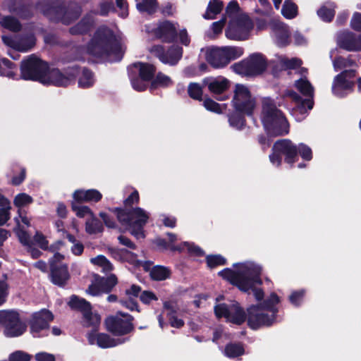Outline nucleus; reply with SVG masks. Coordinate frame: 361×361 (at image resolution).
<instances>
[{
	"label": "nucleus",
	"mask_w": 361,
	"mask_h": 361,
	"mask_svg": "<svg viewBox=\"0 0 361 361\" xmlns=\"http://www.w3.org/2000/svg\"><path fill=\"white\" fill-rule=\"evenodd\" d=\"M280 298L279 295L273 292L265 300H263L261 302L256 304V306H259L262 310L267 311L271 312L270 315H274L275 319H277V314L279 312V308L277 305L280 302Z\"/></svg>",
	"instance_id": "obj_28"
},
{
	"label": "nucleus",
	"mask_w": 361,
	"mask_h": 361,
	"mask_svg": "<svg viewBox=\"0 0 361 361\" xmlns=\"http://www.w3.org/2000/svg\"><path fill=\"white\" fill-rule=\"evenodd\" d=\"M229 317L228 322L240 326L247 322V312L242 307L239 302L234 301L230 305Z\"/></svg>",
	"instance_id": "obj_27"
},
{
	"label": "nucleus",
	"mask_w": 361,
	"mask_h": 361,
	"mask_svg": "<svg viewBox=\"0 0 361 361\" xmlns=\"http://www.w3.org/2000/svg\"><path fill=\"white\" fill-rule=\"evenodd\" d=\"M287 95L295 103L298 111L302 114L307 113V110H311L314 106V99L312 98L303 99L294 90H288Z\"/></svg>",
	"instance_id": "obj_29"
},
{
	"label": "nucleus",
	"mask_w": 361,
	"mask_h": 361,
	"mask_svg": "<svg viewBox=\"0 0 361 361\" xmlns=\"http://www.w3.org/2000/svg\"><path fill=\"white\" fill-rule=\"evenodd\" d=\"M49 278L51 282L59 287H63L70 279V274L67 264H51L50 267Z\"/></svg>",
	"instance_id": "obj_20"
},
{
	"label": "nucleus",
	"mask_w": 361,
	"mask_h": 361,
	"mask_svg": "<svg viewBox=\"0 0 361 361\" xmlns=\"http://www.w3.org/2000/svg\"><path fill=\"white\" fill-rule=\"evenodd\" d=\"M94 20L92 15L86 14L75 25L69 28L72 35H83L87 34L94 27Z\"/></svg>",
	"instance_id": "obj_25"
},
{
	"label": "nucleus",
	"mask_w": 361,
	"mask_h": 361,
	"mask_svg": "<svg viewBox=\"0 0 361 361\" xmlns=\"http://www.w3.org/2000/svg\"><path fill=\"white\" fill-rule=\"evenodd\" d=\"M151 264L152 262L149 261L146 262L143 268L146 271H149V276L152 281H160L170 278L171 271L169 268L161 265H155L149 269Z\"/></svg>",
	"instance_id": "obj_26"
},
{
	"label": "nucleus",
	"mask_w": 361,
	"mask_h": 361,
	"mask_svg": "<svg viewBox=\"0 0 361 361\" xmlns=\"http://www.w3.org/2000/svg\"><path fill=\"white\" fill-rule=\"evenodd\" d=\"M356 75V71L353 69L344 70L335 76L332 87L333 93L339 97H344L342 92L343 90H353L354 82L348 79L354 78Z\"/></svg>",
	"instance_id": "obj_18"
},
{
	"label": "nucleus",
	"mask_w": 361,
	"mask_h": 361,
	"mask_svg": "<svg viewBox=\"0 0 361 361\" xmlns=\"http://www.w3.org/2000/svg\"><path fill=\"white\" fill-rule=\"evenodd\" d=\"M97 281L102 293H109L117 284L118 279L115 274H111L109 276L106 278H101Z\"/></svg>",
	"instance_id": "obj_42"
},
{
	"label": "nucleus",
	"mask_w": 361,
	"mask_h": 361,
	"mask_svg": "<svg viewBox=\"0 0 361 361\" xmlns=\"http://www.w3.org/2000/svg\"><path fill=\"white\" fill-rule=\"evenodd\" d=\"M54 320V314L47 309L34 312L28 322L30 331L33 337L48 336L49 323Z\"/></svg>",
	"instance_id": "obj_13"
},
{
	"label": "nucleus",
	"mask_w": 361,
	"mask_h": 361,
	"mask_svg": "<svg viewBox=\"0 0 361 361\" xmlns=\"http://www.w3.org/2000/svg\"><path fill=\"white\" fill-rule=\"evenodd\" d=\"M35 45V38L30 35L20 39L17 43L16 47L20 51H27Z\"/></svg>",
	"instance_id": "obj_52"
},
{
	"label": "nucleus",
	"mask_w": 361,
	"mask_h": 361,
	"mask_svg": "<svg viewBox=\"0 0 361 361\" xmlns=\"http://www.w3.org/2000/svg\"><path fill=\"white\" fill-rule=\"evenodd\" d=\"M340 47L348 51H361V35L356 36L353 32H347L341 36Z\"/></svg>",
	"instance_id": "obj_24"
},
{
	"label": "nucleus",
	"mask_w": 361,
	"mask_h": 361,
	"mask_svg": "<svg viewBox=\"0 0 361 361\" xmlns=\"http://www.w3.org/2000/svg\"><path fill=\"white\" fill-rule=\"evenodd\" d=\"M129 340L130 338H114L107 334L98 333L97 345L101 348H109L123 344Z\"/></svg>",
	"instance_id": "obj_32"
},
{
	"label": "nucleus",
	"mask_w": 361,
	"mask_h": 361,
	"mask_svg": "<svg viewBox=\"0 0 361 361\" xmlns=\"http://www.w3.org/2000/svg\"><path fill=\"white\" fill-rule=\"evenodd\" d=\"M86 231L89 234H96L104 231L102 223L97 219H93L91 222L86 223Z\"/></svg>",
	"instance_id": "obj_55"
},
{
	"label": "nucleus",
	"mask_w": 361,
	"mask_h": 361,
	"mask_svg": "<svg viewBox=\"0 0 361 361\" xmlns=\"http://www.w3.org/2000/svg\"><path fill=\"white\" fill-rule=\"evenodd\" d=\"M49 69V64L37 57L35 54H31L26 59H24L20 63V76L25 80H32L44 82V78Z\"/></svg>",
	"instance_id": "obj_7"
},
{
	"label": "nucleus",
	"mask_w": 361,
	"mask_h": 361,
	"mask_svg": "<svg viewBox=\"0 0 361 361\" xmlns=\"http://www.w3.org/2000/svg\"><path fill=\"white\" fill-rule=\"evenodd\" d=\"M305 295V290H295L291 293L289 296L290 302L295 307L301 305Z\"/></svg>",
	"instance_id": "obj_58"
},
{
	"label": "nucleus",
	"mask_w": 361,
	"mask_h": 361,
	"mask_svg": "<svg viewBox=\"0 0 361 361\" xmlns=\"http://www.w3.org/2000/svg\"><path fill=\"white\" fill-rule=\"evenodd\" d=\"M350 27L355 31L361 32V13H354L350 20Z\"/></svg>",
	"instance_id": "obj_64"
},
{
	"label": "nucleus",
	"mask_w": 361,
	"mask_h": 361,
	"mask_svg": "<svg viewBox=\"0 0 361 361\" xmlns=\"http://www.w3.org/2000/svg\"><path fill=\"white\" fill-rule=\"evenodd\" d=\"M136 8L141 13H146L149 15H153L157 11L159 3L157 0H142L137 3Z\"/></svg>",
	"instance_id": "obj_39"
},
{
	"label": "nucleus",
	"mask_w": 361,
	"mask_h": 361,
	"mask_svg": "<svg viewBox=\"0 0 361 361\" xmlns=\"http://www.w3.org/2000/svg\"><path fill=\"white\" fill-rule=\"evenodd\" d=\"M172 85L173 81L169 76L164 74L162 72H158L152 80L149 89L152 91L158 87H168Z\"/></svg>",
	"instance_id": "obj_37"
},
{
	"label": "nucleus",
	"mask_w": 361,
	"mask_h": 361,
	"mask_svg": "<svg viewBox=\"0 0 361 361\" xmlns=\"http://www.w3.org/2000/svg\"><path fill=\"white\" fill-rule=\"evenodd\" d=\"M224 3L221 0H210L207 6V12H210L214 16H209L208 13L204 15L205 19H213L215 16L220 13L223 10Z\"/></svg>",
	"instance_id": "obj_46"
},
{
	"label": "nucleus",
	"mask_w": 361,
	"mask_h": 361,
	"mask_svg": "<svg viewBox=\"0 0 361 361\" xmlns=\"http://www.w3.org/2000/svg\"><path fill=\"white\" fill-rule=\"evenodd\" d=\"M104 324L107 331L115 336H126L135 330L133 322H128L117 315L107 317Z\"/></svg>",
	"instance_id": "obj_16"
},
{
	"label": "nucleus",
	"mask_w": 361,
	"mask_h": 361,
	"mask_svg": "<svg viewBox=\"0 0 361 361\" xmlns=\"http://www.w3.org/2000/svg\"><path fill=\"white\" fill-rule=\"evenodd\" d=\"M245 114L244 111L234 110L228 115L229 125L238 130H243L246 126Z\"/></svg>",
	"instance_id": "obj_36"
},
{
	"label": "nucleus",
	"mask_w": 361,
	"mask_h": 361,
	"mask_svg": "<svg viewBox=\"0 0 361 361\" xmlns=\"http://www.w3.org/2000/svg\"><path fill=\"white\" fill-rule=\"evenodd\" d=\"M140 300L142 303L149 305L152 300H157L158 298L152 291L144 290L140 295Z\"/></svg>",
	"instance_id": "obj_63"
},
{
	"label": "nucleus",
	"mask_w": 361,
	"mask_h": 361,
	"mask_svg": "<svg viewBox=\"0 0 361 361\" xmlns=\"http://www.w3.org/2000/svg\"><path fill=\"white\" fill-rule=\"evenodd\" d=\"M261 119L265 130L271 136H283L289 133L287 119L274 104L263 105Z\"/></svg>",
	"instance_id": "obj_4"
},
{
	"label": "nucleus",
	"mask_w": 361,
	"mask_h": 361,
	"mask_svg": "<svg viewBox=\"0 0 361 361\" xmlns=\"http://www.w3.org/2000/svg\"><path fill=\"white\" fill-rule=\"evenodd\" d=\"M140 202V195L137 190H134L123 201L124 207L108 208L109 211L116 216L118 221L125 226L130 234L137 240L146 237L145 226L149 220V214L142 208L136 207Z\"/></svg>",
	"instance_id": "obj_1"
},
{
	"label": "nucleus",
	"mask_w": 361,
	"mask_h": 361,
	"mask_svg": "<svg viewBox=\"0 0 361 361\" xmlns=\"http://www.w3.org/2000/svg\"><path fill=\"white\" fill-rule=\"evenodd\" d=\"M32 0H11L8 4L9 11L24 20L32 17Z\"/></svg>",
	"instance_id": "obj_19"
},
{
	"label": "nucleus",
	"mask_w": 361,
	"mask_h": 361,
	"mask_svg": "<svg viewBox=\"0 0 361 361\" xmlns=\"http://www.w3.org/2000/svg\"><path fill=\"white\" fill-rule=\"evenodd\" d=\"M188 93L190 98L202 101L203 91L201 85L196 82H190L188 87Z\"/></svg>",
	"instance_id": "obj_51"
},
{
	"label": "nucleus",
	"mask_w": 361,
	"mask_h": 361,
	"mask_svg": "<svg viewBox=\"0 0 361 361\" xmlns=\"http://www.w3.org/2000/svg\"><path fill=\"white\" fill-rule=\"evenodd\" d=\"M318 16L324 22L330 23L333 20L336 11L333 8L322 6L317 12Z\"/></svg>",
	"instance_id": "obj_50"
},
{
	"label": "nucleus",
	"mask_w": 361,
	"mask_h": 361,
	"mask_svg": "<svg viewBox=\"0 0 361 361\" xmlns=\"http://www.w3.org/2000/svg\"><path fill=\"white\" fill-rule=\"evenodd\" d=\"M32 355L22 350H16L10 354L9 361H30Z\"/></svg>",
	"instance_id": "obj_59"
},
{
	"label": "nucleus",
	"mask_w": 361,
	"mask_h": 361,
	"mask_svg": "<svg viewBox=\"0 0 361 361\" xmlns=\"http://www.w3.org/2000/svg\"><path fill=\"white\" fill-rule=\"evenodd\" d=\"M295 86L302 95L313 99L314 87L309 80L300 78L295 81Z\"/></svg>",
	"instance_id": "obj_41"
},
{
	"label": "nucleus",
	"mask_w": 361,
	"mask_h": 361,
	"mask_svg": "<svg viewBox=\"0 0 361 361\" xmlns=\"http://www.w3.org/2000/svg\"><path fill=\"white\" fill-rule=\"evenodd\" d=\"M82 203L72 200L71 202V209L79 218H83L87 215L93 216V212L88 206L81 205Z\"/></svg>",
	"instance_id": "obj_47"
},
{
	"label": "nucleus",
	"mask_w": 361,
	"mask_h": 361,
	"mask_svg": "<svg viewBox=\"0 0 361 361\" xmlns=\"http://www.w3.org/2000/svg\"><path fill=\"white\" fill-rule=\"evenodd\" d=\"M230 305L226 303L217 304L214 306V310L216 318H225L228 322L229 317Z\"/></svg>",
	"instance_id": "obj_54"
},
{
	"label": "nucleus",
	"mask_w": 361,
	"mask_h": 361,
	"mask_svg": "<svg viewBox=\"0 0 361 361\" xmlns=\"http://www.w3.org/2000/svg\"><path fill=\"white\" fill-rule=\"evenodd\" d=\"M87 53L95 57L119 55L121 51L120 43L114 32L106 26L97 29L87 47Z\"/></svg>",
	"instance_id": "obj_2"
},
{
	"label": "nucleus",
	"mask_w": 361,
	"mask_h": 361,
	"mask_svg": "<svg viewBox=\"0 0 361 361\" xmlns=\"http://www.w3.org/2000/svg\"><path fill=\"white\" fill-rule=\"evenodd\" d=\"M32 202V197L24 192L18 194L13 200L14 205L18 209H22L23 207L30 204Z\"/></svg>",
	"instance_id": "obj_53"
},
{
	"label": "nucleus",
	"mask_w": 361,
	"mask_h": 361,
	"mask_svg": "<svg viewBox=\"0 0 361 361\" xmlns=\"http://www.w3.org/2000/svg\"><path fill=\"white\" fill-rule=\"evenodd\" d=\"M203 105L207 110L212 112L216 114H220L221 112L220 104L210 98H206L203 102Z\"/></svg>",
	"instance_id": "obj_61"
},
{
	"label": "nucleus",
	"mask_w": 361,
	"mask_h": 361,
	"mask_svg": "<svg viewBox=\"0 0 361 361\" xmlns=\"http://www.w3.org/2000/svg\"><path fill=\"white\" fill-rule=\"evenodd\" d=\"M81 6L75 1H70L65 5V14L63 18V25H70L78 20L82 13Z\"/></svg>",
	"instance_id": "obj_30"
},
{
	"label": "nucleus",
	"mask_w": 361,
	"mask_h": 361,
	"mask_svg": "<svg viewBox=\"0 0 361 361\" xmlns=\"http://www.w3.org/2000/svg\"><path fill=\"white\" fill-rule=\"evenodd\" d=\"M154 243H155V245L157 247H161V248H162L164 250H167L168 248H169L171 251H179V252H181L184 249V247L181 245H169L168 242L166 241V240L164 239V238H157L154 240Z\"/></svg>",
	"instance_id": "obj_57"
},
{
	"label": "nucleus",
	"mask_w": 361,
	"mask_h": 361,
	"mask_svg": "<svg viewBox=\"0 0 361 361\" xmlns=\"http://www.w3.org/2000/svg\"><path fill=\"white\" fill-rule=\"evenodd\" d=\"M243 54V49L238 47H212L207 51L206 60L212 67L221 68Z\"/></svg>",
	"instance_id": "obj_8"
},
{
	"label": "nucleus",
	"mask_w": 361,
	"mask_h": 361,
	"mask_svg": "<svg viewBox=\"0 0 361 361\" xmlns=\"http://www.w3.org/2000/svg\"><path fill=\"white\" fill-rule=\"evenodd\" d=\"M128 68H132V70L137 69L138 71V73H137V76L140 78L141 80L150 82L157 72V68L154 65L146 62H135Z\"/></svg>",
	"instance_id": "obj_23"
},
{
	"label": "nucleus",
	"mask_w": 361,
	"mask_h": 361,
	"mask_svg": "<svg viewBox=\"0 0 361 361\" xmlns=\"http://www.w3.org/2000/svg\"><path fill=\"white\" fill-rule=\"evenodd\" d=\"M245 353L244 344L242 342H229L225 345L224 355L231 359L243 355Z\"/></svg>",
	"instance_id": "obj_33"
},
{
	"label": "nucleus",
	"mask_w": 361,
	"mask_h": 361,
	"mask_svg": "<svg viewBox=\"0 0 361 361\" xmlns=\"http://www.w3.org/2000/svg\"><path fill=\"white\" fill-rule=\"evenodd\" d=\"M183 48L179 46L172 45L167 50L161 44L152 47L150 52L164 64L170 66L176 65L183 56Z\"/></svg>",
	"instance_id": "obj_15"
},
{
	"label": "nucleus",
	"mask_w": 361,
	"mask_h": 361,
	"mask_svg": "<svg viewBox=\"0 0 361 361\" xmlns=\"http://www.w3.org/2000/svg\"><path fill=\"white\" fill-rule=\"evenodd\" d=\"M247 324L250 329L256 331L262 327H269L276 322L274 315L264 312L259 306L251 305L247 308Z\"/></svg>",
	"instance_id": "obj_14"
},
{
	"label": "nucleus",
	"mask_w": 361,
	"mask_h": 361,
	"mask_svg": "<svg viewBox=\"0 0 361 361\" xmlns=\"http://www.w3.org/2000/svg\"><path fill=\"white\" fill-rule=\"evenodd\" d=\"M281 13L286 18L293 19L298 14V6L295 3L286 0L283 6Z\"/></svg>",
	"instance_id": "obj_48"
},
{
	"label": "nucleus",
	"mask_w": 361,
	"mask_h": 361,
	"mask_svg": "<svg viewBox=\"0 0 361 361\" xmlns=\"http://www.w3.org/2000/svg\"><path fill=\"white\" fill-rule=\"evenodd\" d=\"M266 57L261 53H254L247 58L233 63L232 70L237 74L246 77L262 75L267 68Z\"/></svg>",
	"instance_id": "obj_6"
},
{
	"label": "nucleus",
	"mask_w": 361,
	"mask_h": 361,
	"mask_svg": "<svg viewBox=\"0 0 361 361\" xmlns=\"http://www.w3.org/2000/svg\"><path fill=\"white\" fill-rule=\"evenodd\" d=\"M256 105V98L252 94L250 89L243 84H235L231 100L233 109L244 111L247 116H252Z\"/></svg>",
	"instance_id": "obj_9"
},
{
	"label": "nucleus",
	"mask_w": 361,
	"mask_h": 361,
	"mask_svg": "<svg viewBox=\"0 0 361 361\" xmlns=\"http://www.w3.org/2000/svg\"><path fill=\"white\" fill-rule=\"evenodd\" d=\"M178 24L169 20L159 22L157 27L153 30L155 37L164 43H173L178 39Z\"/></svg>",
	"instance_id": "obj_17"
},
{
	"label": "nucleus",
	"mask_w": 361,
	"mask_h": 361,
	"mask_svg": "<svg viewBox=\"0 0 361 361\" xmlns=\"http://www.w3.org/2000/svg\"><path fill=\"white\" fill-rule=\"evenodd\" d=\"M0 324L4 326V335L8 338L18 337L27 330L20 321L19 313L13 310H0Z\"/></svg>",
	"instance_id": "obj_10"
},
{
	"label": "nucleus",
	"mask_w": 361,
	"mask_h": 361,
	"mask_svg": "<svg viewBox=\"0 0 361 361\" xmlns=\"http://www.w3.org/2000/svg\"><path fill=\"white\" fill-rule=\"evenodd\" d=\"M68 304L71 309L79 311L82 314L84 312L88 314L90 309L92 307L90 302L75 295H71Z\"/></svg>",
	"instance_id": "obj_35"
},
{
	"label": "nucleus",
	"mask_w": 361,
	"mask_h": 361,
	"mask_svg": "<svg viewBox=\"0 0 361 361\" xmlns=\"http://www.w3.org/2000/svg\"><path fill=\"white\" fill-rule=\"evenodd\" d=\"M128 76L134 90L142 92L147 89V85L145 83V81L142 80L137 76V72L135 70H132V68H128Z\"/></svg>",
	"instance_id": "obj_43"
},
{
	"label": "nucleus",
	"mask_w": 361,
	"mask_h": 361,
	"mask_svg": "<svg viewBox=\"0 0 361 361\" xmlns=\"http://www.w3.org/2000/svg\"><path fill=\"white\" fill-rule=\"evenodd\" d=\"M335 65L338 66L340 68L350 67L355 65V61L348 58H344L343 56H338L335 59Z\"/></svg>",
	"instance_id": "obj_62"
},
{
	"label": "nucleus",
	"mask_w": 361,
	"mask_h": 361,
	"mask_svg": "<svg viewBox=\"0 0 361 361\" xmlns=\"http://www.w3.org/2000/svg\"><path fill=\"white\" fill-rule=\"evenodd\" d=\"M73 200L79 203L98 202L102 199V194L97 189H78L72 195Z\"/></svg>",
	"instance_id": "obj_22"
},
{
	"label": "nucleus",
	"mask_w": 361,
	"mask_h": 361,
	"mask_svg": "<svg viewBox=\"0 0 361 361\" xmlns=\"http://www.w3.org/2000/svg\"><path fill=\"white\" fill-rule=\"evenodd\" d=\"M230 81L224 78L221 80H214L209 83V90L215 94H221L229 88Z\"/></svg>",
	"instance_id": "obj_40"
},
{
	"label": "nucleus",
	"mask_w": 361,
	"mask_h": 361,
	"mask_svg": "<svg viewBox=\"0 0 361 361\" xmlns=\"http://www.w3.org/2000/svg\"><path fill=\"white\" fill-rule=\"evenodd\" d=\"M44 13L52 21L61 22L63 24L65 4L60 0H52L44 8Z\"/></svg>",
	"instance_id": "obj_21"
},
{
	"label": "nucleus",
	"mask_w": 361,
	"mask_h": 361,
	"mask_svg": "<svg viewBox=\"0 0 361 361\" xmlns=\"http://www.w3.org/2000/svg\"><path fill=\"white\" fill-rule=\"evenodd\" d=\"M99 14L102 16H107L111 11H115V7L112 1H104L99 4Z\"/></svg>",
	"instance_id": "obj_60"
},
{
	"label": "nucleus",
	"mask_w": 361,
	"mask_h": 361,
	"mask_svg": "<svg viewBox=\"0 0 361 361\" xmlns=\"http://www.w3.org/2000/svg\"><path fill=\"white\" fill-rule=\"evenodd\" d=\"M92 310V307L90 309V312H88V314L84 312L82 315L86 323V326H92L93 329H96L98 328L100 324L101 317L97 313L94 314Z\"/></svg>",
	"instance_id": "obj_49"
},
{
	"label": "nucleus",
	"mask_w": 361,
	"mask_h": 361,
	"mask_svg": "<svg viewBox=\"0 0 361 361\" xmlns=\"http://www.w3.org/2000/svg\"><path fill=\"white\" fill-rule=\"evenodd\" d=\"M254 23L247 15H241L231 22L226 29V37L232 40L244 41L248 39Z\"/></svg>",
	"instance_id": "obj_11"
},
{
	"label": "nucleus",
	"mask_w": 361,
	"mask_h": 361,
	"mask_svg": "<svg viewBox=\"0 0 361 361\" xmlns=\"http://www.w3.org/2000/svg\"><path fill=\"white\" fill-rule=\"evenodd\" d=\"M298 147V156L300 155L304 161H310L312 159V151L311 148L305 143H300Z\"/></svg>",
	"instance_id": "obj_56"
},
{
	"label": "nucleus",
	"mask_w": 361,
	"mask_h": 361,
	"mask_svg": "<svg viewBox=\"0 0 361 361\" xmlns=\"http://www.w3.org/2000/svg\"><path fill=\"white\" fill-rule=\"evenodd\" d=\"M298 147L289 139H280L276 140L272 147L271 153L269 154L271 163L277 167L282 164V157L284 161L289 164L290 168L298 160Z\"/></svg>",
	"instance_id": "obj_5"
},
{
	"label": "nucleus",
	"mask_w": 361,
	"mask_h": 361,
	"mask_svg": "<svg viewBox=\"0 0 361 361\" xmlns=\"http://www.w3.org/2000/svg\"><path fill=\"white\" fill-rule=\"evenodd\" d=\"M94 84V73L88 68H84L78 80V85L82 88H89Z\"/></svg>",
	"instance_id": "obj_44"
},
{
	"label": "nucleus",
	"mask_w": 361,
	"mask_h": 361,
	"mask_svg": "<svg viewBox=\"0 0 361 361\" xmlns=\"http://www.w3.org/2000/svg\"><path fill=\"white\" fill-rule=\"evenodd\" d=\"M0 75L17 79V65L6 58L0 59Z\"/></svg>",
	"instance_id": "obj_34"
},
{
	"label": "nucleus",
	"mask_w": 361,
	"mask_h": 361,
	"mask_svg": "<svg viewBox=\"0 0 361 361\" xmlns=\"http://www.w3.org/2000/svg\"><path fill=\"white\" fill-rule=\"evenodd\" d=\"M79 73L78 66L68 67L64 72L59 68L48 69L44 84L53 85L56 87H67L75 82Z\"/></svg>",
	"instance_id": "obj_12"
},
{
	"label": "nucleus",
	"mask_w": 361,
	"mask_h": 361,
	"mask_svg": "<svg viewBox=\"0 0 361 361\" xmlns=\"http://www.w3.org/2000/svg\"><path fill=\"white\" fill-rule=\"evenodd\" d=\"M0 25L13 32H18L21 30L22 25L20 22L14 16H5L0 20Z\"/></svg>",
	"instance_id": "obj_38"
},
{
	"label": "nucleus",
	"mask_w": 361,
	"mask_h": 361,
	"mask_svg": "<svg viewBox=\"0 0 361 361\" xmlns=\"http://www.w3.org/2000/svg\"><path fill=\"white\" fill-rule=\"evenodd\" d=\"M109 252L114 259L121 262L133 263L137 255L126 248L111 247Z\"/></svg>",
	"instance_id": "obj_31"
},
{
	"label": "nucleus",
	"mask_w": 361,
	"mask_h": 361,
	"mask_svg": "<svg viewBox=\"0 0 361 361\" xmlns=\"http://www.w3.org/2000/svg\"><path fill=\"white\" fill-rule=\"evenodd\" d=\"M262 268L258 266L246 267L240 271L225 268L218 273L223 279L237 287L243 293H248L253 282L262 283Z\"/></svg>",
	"instance_id": "obj_3"
},
{
	"label": "nucleus",
	"mask_w": 361,
	"mask_h": 361,
	"mask_svg": "<svg viewBox=\"0 0 361 361\" xmlns=\"http://www.w3.org/2000/svg\"><path fill=\"white\" fill-rule=\"evenodd\" d=\"M205 261L209 269H213L219 266H224L227 264L226 259L222 255H209L206 257Z\"/></svg>",
	"instance_id": "obj_45"
}]
</instances>
